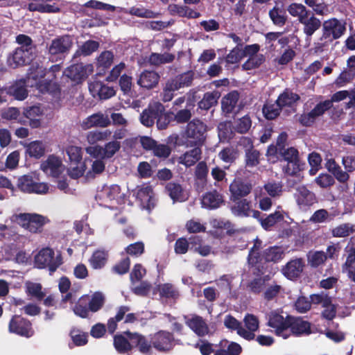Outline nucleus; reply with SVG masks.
<instances>
[{"label":"nucleus","instance_id":"1","mask_svg":"<svg viewBox=\"0 0 355 355\" xmlns=\"http://www.w3.org/2000/svg\"><path fill=\"white\" fill-rule=\"evenodd\" d=\"M121 144L112 141L104 146H89L85 148L86 153L94 160L90 161V168L87 173L88 178H94L102 173L105 168V159L112 157L120 149Z\"/></svg>","mask_w":355,"mask_h":355},{"label":"nucleus","instance_id":"2","mask_svg":"<svg viewBox=\"0 0 355 355\" xmlns=\"http://www.w3.org/2000/svg\"><path fill=\"white\" fill-rule=\"evenodd\" d=\"M260 242L257 241L254 246L251 250L248 262L252 266H257L259 268V264H261L263 261L266 262H277L284 257V250L280 247H270L263 251L261 254L259 252V245Z\"/></svg>","mask_w":355,"mask_h":355},{"label":"nucleus","instance_id":"3","mask_svg":"<svg viewBox=\"0 0 355 355\" xmlns=\"http://www.w3.org/2000/svg\"><path fill=\"white\" fill-rule=\"evenodd\" d=\"M10 220L34 234L42 232L44 225L49 222V219L42 215L26 213L13 214Z\"/></svg>","mask_w":355,"mask_h":355},{"label":"nucleus","instance_id":"4","mask_svg":"<svg viewBox=\"0 0 355 355\" xmlns=\"http://www.w3.org/2000/svg\"><path fill=\"white\" fill-rule=\"evenodd\" d=\"M193 80V73L188 71L175 78L168 79L163 88L162 101L164 102L171 101L175 92L187 87H189Z\"/></svg>","mask_w":355,"mask_h":355},{"label":"nucleus","instance_id":"5","mask_svg":"<svg viewBox=\"0 0 355 355\" xmlns=\"http://www.w3.org/2000/svg\"><path fill=\"white\" fill-rule=\"evenodd\" d=\"M17 188L23 193L46 194L49 192V186L47 183L39 182L35 173H29L18 178Z\"/></svg>","mask_w":355,"mask_h":355},{"label":"nucleus","instance_id":"6","mask_svg":"<svg viewBox=\"0 0 355 355\" xmlns=\"http://www.w3.org/2000/svg\"><path fill=\"white\" fill-rule=\"evenodd\" d=\"M207 126L199 120H193L187 126L184 137L187 146H201L205 139Z\"/></svg>","mask_w":355,"mask_h":355},{"label":"nucleus","instance_id":"7","mask_svg":"<svg viewBox=\"0 0 355 355\" xmlns=\"http://www.w3.org/2000/svg\"><path fill=\"white\" fill-rule=\"evenodd\" d=\"M34 263L38 268H48L51 273L61 265L62 258L60 254H55L52 249L45 248L35 256Z\"/></svg>","mask_w":355,"mask_h":355},{"label":"nucleus","instance_id":"8","mask_svg":"<svg viewBox=\"0 0 355 355\" xmlns=\"http://www.w3.org/2000/svg\"><path fill=\"white\" fill-rule=\"evenodd\" d=\"M345 23L336 18H331L325 20L322 23V36L320 40L331 42L334 40L340 38L345 32Z\"/></svg>","mask_w":355,"mask_h":355},{"label":"nucleus","instance_id":"9","mask_svg":"<svg viewBox=\"0 0 355 355\" xmlns=\"http://www.w3.org/2000/svg\"><path fill=\"white\" fill-rule=\"evenodd\" d=\"M291 317L280 314L278 311H272L268 315V325L275 329L277 336L284 339L290 336L289 327Z\"/></svg>","mask_w":355,"mask_h":355},{"label":"nucleus","instance_id":"10","mask_svg":"<svg viewBox=\"0 0 355 355\" xmlns=\"http://www.w3.org/2000/svg\"><path fill=\"white\" fill-rule=\"evenodd\" d=\"M94 71V67L91 64H76L70 66L64 71V74L76 83L85 80Z\"/></svg>","mask_w":355,"mask_h":355},{"label":"nucleus","instance_id":"11","mask_svg":"<svg viewBox=\"0 0 355 355\" xmlns=\"http://www.w3.org/2000/svg\"><path fill=\"white\" fill-rule=\"evenodd\" d=\"M32 49L21 46L16 49L8 58V64L12 68L29 63L33 59Z\"/></svg>","mask_w":355,"mask_h":355},{"label":"nucleus","instance_id":"12","mask_svg":"<svg viewBox=\"0 0 355 355\" xmlns=\"http://www.w3.org/2000/svg\"><path fill=\"white\" fill-rule=\"evenodd\" d=\"M40 169L47 175L58 177L64 172L65 166L60 158L51 155L42 162Z\"/></svg>","mask_w":355,"mask_h":355},{"label":"nucleus","instance_id":"13","mask_svg":"<svg viewBox=\"0 0 355 355\" xmlns=\"http://www.w3.org/2000/svg\"><path fill=\"white\" fill-rule=\"evenodd\" d=\"M73 40L70 36L64 35L53 40L49 46V53L56 56L67 53L72 47Z\"/></svg>","mask_w":355,"mask_h":355},{"label":"nucleus","instance_id":"14","mask_svg":"<svg viewBox=\"0 0 355 355\" xmlns=\"http://www.w3.org/2000/svg\"><path fill=\"white\" fill-rule=\"evenodd\" d=\"M245 328L239 329V335L242 338L251 340L255 337V332L259 329V322L257 316L248 313L243 318Z\"/></svg>","mask_w":355,"mask_h":355},{"label":"nucleus","instance_id":"15","mask_svg":"<svg viewBox=\"0 0 355 355\" xmlns=\"http://www.w3.org/2000/svg\"><path fill=\"white\" fill-rule=\"evenodd\" d=\"M9 330L10 332L26 338H30L34 334L30 322L19 316L12 318L9 324Z\"/></svg>","mask_w":355,"mask_h":355},{"label":"nucleus","instance_id":"16","mask_svg":"<svg viewBox=\"0 0 355 355\" xmlns=\"http://www.w3.org/2000/svg\"><path fill=\"white\" fill-rule=\"evenodd\" d=\"M164 111V107L162 103L159 102H153L141 114L140 121L144 125L150 127L154 124L157 114Z\"/></svg>","mask_w":355,"mask_h":355},{"label":"nucleus","instance_id":"17","mask_svg":"<svg viewBox=\"0 0 355 355\" xmlns=\"http://www.w3.org/2000/svg\"><path fill=\"white\" fill-rule=\"evenodd\" d=\"M137 198L145 209H150L155 205L156 199L155 193L152 187L148 184L137 187Z\"/></svg>","mask_w":355,"mask_h":355},{"label":"nucleus","instance_id":"18","mask_svg":"<svg viewBox=\"0 0 355 355\" xmlns=\"http://www.w3.org/2000/svg\"><path fill=\"white\" fill-rule=\"evenodd\" d=\"M110 124V120L107 115L97 112L84 119L80 123V126L86 130L94 127L105 128Z\"/></svg>","mask_w":355,"mask_h":355},{"label":"nucleus","instance_id":"19","mask_svg":"<svg viewBox=\"0 0 355 355\" xmlns=\"http://www.w3.org/2000/svg\"><path fill=\"white\" fill-rule=\"evenodd\" d=\"M331 107V101L329 100L321 102L317 104L310 112L303 114L300 118V121L304 125H310L317 117L322 115L325 111Z\"/></svg>","mask_w":355,"mask_h":355},{"label":"nucleus","instance_id":"20","mask_svg":"<svg viewBox=\"0 0 355 355\" xmlns=\"http://www.w3.org/2000/svg\"><path fill=\"white\" fill-rule=\"evenodd\" d=\"M94 159L89 156V157H86L83 160L69 163L67 169L69 175L72 178H78L85 175L87 180H90L91 178L87 177V173L90 168V167H87V164L88 163L90 164V161Z\"/></svg>","mask_w":355,"mask_h":355},{"label":"nucleus","instance_id":"21","mask_svg":"<svg viewBox=\"0 0 355 355\" xmlns=\"http://www.w3.org/2000/svg\"><path fill=\"white\" fill-rule=\"evenodd\" d=\"M152 343L156 349L168 351L173 346V338L170 333L161 331L153 336Z\"/></svg>","mask_w":355,"mask_h":355},{"label":"nucleus","instance_id":"22","mask_svg":"<svg viewBox=\"0 0 355 355\" xmlns=\"http://www.w3.org/2000/svg\"><path fill=\"white\" fill-rule=\"evenodd\" d=\"M24 116L28 119V124L33 128H37L42 125V117L44 114L43 108L39 106H32L24 110Z\"/></svg>","mask_w":355,"mask_h":355},{"label":"nucleus","instance_id":"23","mask_svg":"<svg viewBox=\"0 0 355 355\" xmlns=\"http://www.w3.org/2000/svg\"><path fill=\"white\" fill-rule=\"evenodd\" d=\"M89 89L92 95L98 96L101 99H108L116 94L114 89L112 87L105 85L100 81H94L89 85Z\"/></svg>","mask_w":355,"mask_h":355},{"label":"nucleus","instance_id":"24","mask_svg":"<svg viewBox=\"0 0 355 355\" xmlns=\"http://www.w3.org/2000/svg\"><path fill=\"white\" fill-rule=\"evenodd\" d=\"M186 324L199 336H204L209 334V327L200 316L192 315L190 318L187 319Z\"/></svg>","mask_w":355,"mask_h":355},{"label":"nucleus","instance_id":"25","mask_svg":"<svg viewBox=\"0 0 355 355\" xmlns=\"http://www.w3.org/2000/svg\"><path fill=\"white\" fill-rule=\"evenodd\" d=\"M295 198L300 208L311 206L316 202L315 194L303 186L297 188Z\"/></svg>","mask_w":355,"mask_h":355},{"label":"nucleus","instance_id":"26","mask_svg":"<svg viewBox=\"0 0 355 355\" xmlns=\"http://www.w3.org/2000/svg\"><path fill=\"white\" fill-rule=\"evenodd\" d=\"M304 263L302 259H295L283 268V274L288 279H293L298 277L303 270Z\"/></svg>","mask_w":355,"mask_h":355},{"label":"nucleus","instance_id":"27","mask_svg":"<svg viewBox=\"0 0 355 355\" xmlns=\"http://www.w3.org/2000/svg\"><path fill=\"white\" fill-rule=\"evenodd\" d=\"M30 11H38L41 12H56L59 8L51 0H33L28 4Z\"/></svg>","mask_w":355,"mask_h":355},{"label":"nucleus","instance_id":"28","mask_svg":"<svg viewBox=\"0 0 355 355\" xmlns=\"http://www.w3.org/2000/svg\"><path fill=\"white\" fill-rule=\"evenodd\" d=\"M300 23L303 25V32L306 37H311L322 25L321 21L311 12Z\"/></svg>","mask_w":355,"mask_h":355},{"label":"nucleus","instance_id":"29","mask_svg":"<svg viewBox=\"0 0 355 355\" xmlns=\"http://www.w3.org/2000/svg\"><path fill=\"white\" fill-rule=\"evenodd\" d=\"M98 197L105 202L114 200L119 202L121 199L120 187L116 184L104 186L99 191Z\"/></svg>","mask_w":355,"mask_h":355},{"label":"nucleus","instance_id":"30","mask_svg":"<svg viewBox=\"0 0 355 355\" xmlns=\"http://www.w3.org/2000/svg\"><path fill=\"white\" fill-rule=\"evenodd\" d=\"M193 149L187 151L178 158V162L187 167L194 165L201 157L200 146H195Z\"/></svg>","mask_w":355,"mask_h":355},{"label":"nucleus","instance_id":"31","mask_svg":"<svg viewBox=\"0 0 355 355\" xmlns=\"http://www.w3.org/2000/svg\"><path fill=\"white\" fill-rule=\"evenodd\" d=\"M125 334L130 340L132 345H135L140 352L143 354L150 353L151 350V345L144 336L137 333H131L126 331Z\"/></svg>","mask_w":355,"mask_h":355},{"label":"nucleus","instance_id":"32","mask_svg":"<svg viewBox=\"0 0 355 355\" xmlns=\"http://www.w3.org/2000/svg\"><path fill=\"white\" fill-rule=\"evenodd\" d=\"M83 297H85L89 310L93 313L101 310L105 302V297L101 292H95L90 295H83Z\"/></svg>","mask_w":355,"mask_h":355},{"label":"nucleus","instance_id":"33","mask_svg":"<svg viewBox=\"0 0 355 355\" xmlns=\"http://www.w3.org/2000/svg\"><path fill=\"white\" fill-rule=\"evenodd\" d=\"M159 79V76L153 71H145L142 72L137 80V83L142 87L151 89L155 87Z\"/></svg>","mask_w":355,"mask_h":355},{"label":"nucleus","instance_id":"34","mask_svg":"<svg viewBox=\"0 0 355 355\" xmlns=\"http://www.w3.org/2000/svg\"><path fill=\"white\" fill-rule=\"evenodd\" d=\"M230 190L232 193V198L236 200L247 196L251 191V186L239 180H235L230 184Z\"/></svg>","mask_w":355,"mask_h":355},{"label":"nucleus","instance_id":"35","mask_svg":"<svg viewBox=\"0 0 355 355\" xmlns=\"http://www.w3.org/2000/svg\"><path fill=\"white\" fill-rule=\"evenodd\" d=\"M112 135L109 130H92L86 135V141L89 146H97L98 142H103L107 140Z\"/></svg>","mask_w":355,"mask_h":355},{"label":"nucleus","instance_id":"36","mask_svg":"<svg viewBox=\"0 0 355 355\" xmlns=\"http://www.w3.org/2000/svg\"><path fill=\"white\" fill-rule=\"evenodd\" d=\"M289 330L296 336L309 334L311 333L310 324L300 318H291Z\"/></svg>","mask_w":355,"mask_h":355},{"label":"nucleus","instance_id":"37","mask_svg":"<svg viewBox=\"0 0 355 355\" xmlns=\"http://www.w3.org/2000/svg\"><path fill=\"white\" fill-rule=\"evenodd\" d=\"M8 92L9 95L19 101L25 99L28 96L26 85L23 80L17 81L9 87Z\"/></svg>","mask_w":355,"mask_h":355},{"label":"nucleus","instance_id":"38","mask_svg":"<svg viewBox=\"0 0 355 355\" xmlns=\"http://www.w3.org/2000/svg\"><path fill=\"white\" fill-rule=\"evenodd\" d=\"M223 202L221 196L216 191H211L206 193L202 199V205L204 207L215 209Z\"/></svg>","mask_w":355,"mask_h":355},{"label":"nucleus","instance_id":"39","mask_svg":"<svg viewBox=\"0 0 355 355\" xmlns=\"http://www.w3.org/2000/svg\"><path fill=\"white\" fill-rule=\"evenodd\" d=\"M239 93L236 91H233L225 95L222 98L221 101L223 111L227 114L232 112L239 101Z\"/></svg>","mask_w":355,"mask_h":355},{"label":"nucleus","instance_id":"40","mask_svg":"<svg viewBox=\"0 0 355 355\" xmlns=\"http://www.w3.org/2000/svg\"><path fill=\"white\" fill-rule=\"evenodd\" d=\"M46 147L43 142L40 141H34L26 146V153L36 159L42 157L45 153Z\"/></svg>","mask_w":355,"mask_h":355},{"label":"nucleus","instance_id":"41","mask_svg":"<svg viewBox=\"0 0 355 355\" xmlns=\"http://www.w3.org/2000/svg\"><path fill=\"white\" fill-rule=\"evenodd\" d=\"M287 10L292 17L297 18L300 23L311 13L303 4L297 3H291Z\"/></svg>","mask_w":355,"mask_h":355},{"label":"nucleus","instance_id":"42","mask_svg":"<svg viewBox=\"0 0 355 355\" xmlns=\"http://www.w3.org/2000/svg\"><path fill=\"white\" fill-rule=\"evenodd\" d=\"M166 189L173 201H183L187 198V195L181 185L170 182L167 184Z\"/></svg>","mask_w":355,"mask_h":355},{"label":"nucleus","instance_id":"43","mask_svg":"<svg viewBox=\"0 0 355 355\" xmlns=\"http://www.w3.org/2000/svg\"><path fill=\"white\" fill-rule=\"evenodd\" d=\"M299 98L297 94L286 90L279 96L277 102L281 108L283 109L287 107H291Z\"/></svg>","mask_w":355,"mask_h":355},{"label":"nucleus","instance_id":"44","mask_svg":"<svg viewBox=\"0 0 355 355\" xmlns=\"http://www.w3.org/2000/svg\"><path fill=\"white\" fill-rule=\"evenodd\" d=\"M219 97L220 93L216 91L205 94L202 99L198 103L199 107L203 110H209L216 105Z\"/></svg>","mask_w":355,"mask_h":355},{"label":"nucleus","instance_id":"45","mask_svg":"<svg viewBox=\"0 0 355 355\" xmlns=\"http://www.w3.org/2000/svg\"><path fill=\"white\" fill-rule=\"evenodd\" d=\"M99 47L98 42L94 40H88L80 45L74 54V57L80 55L87 56L96 51Z\"/></svg>","mask_w":355,"mask_h":355},{"label":"nucleus","instance_id":"46","mask_svg":"<svg viewBox=\"0 0 355 355\" xmlns=\"http://www.w3.org/2000/svg\"><path fill=\"white\" fill-rule=\"evenodd\" d=\"M269 16L275 25L283 26L286 23V17L285 11L282 8L275 6L270 10Z\"/></svg>","mask_w":355,"mask_h":355},{"label":"nucleus","instance_id":"47","mask_svg":"<svg viewBox=\"0 0 355 355\" xmlns=\"http://www.w3.org/2000/svg\"><path fill=\"white\" fill-rule=\"evenodd\" d=\"M107 261V254L104 251H96L89 259L92 267L94 269H98L103 267Z\"/></svg>","mask_w":355,"mask_h":355},{"label":"nucleus","instance_id":"48","mask_svg":"<svg viewBox=\"0 0 355 355\" xmlns=\"http://www.w3.org/2000/svg\"><path fill=\"white\" fill-rule=\"evenodd\" d=\"M25 287L28 295H32L37 300H42L44 297V293L42 291L40 284L33 282H26Z\"/></svg>","mask_w":355,"mask_h":355},{"label":"nucleus","instance_id":"49","mask_svg":"<svg viewBox=\"0 0 355 355\" xmlns=\"http://www.w3.org/2000/svg\"><path fill=\"white\" fill-rule=\"evenodd\" d=\"M158 291L162 297L175 299L179 295L175 288L170 284L159 285Z\"/></svg>","mask_w":355,"mask_h":355},{"label":"nucleus","instance_id":"50","mask_svg":"<svg viewBox=\"0 0 355 355\" xmlns=\"http://www.w3.org/2000/svg\"><path fill=\"white\" fill-rule=\"evenodd\" d=\"M2 117L7 120H16L20 124L25 125L26 120L22 117H20V112L16 107H8L2 112Z\"/></svg>","mask_w":355,"mask_h":355},{"label":"nucleus","instance_id":"51","mask_svg":"<svg viewBox=\"0 0 355 355\" xmlns=\"http://www.w3.org/2000/svg\"><path fill=\"white\" fill-rule=\"evenodd\" d=\"M343 271L347 274L349 279L355 282V254L350 253L348 255L343 266Z\"/></svg>","mask_w":355,"mask_h":355},{"label":"nucleus","instance_id":"52","mask_svg":"<svg viewBox=\"0 0 355 355\" xmlns=\"http://www.w3.org/2000/svg\"><path fill=\"white\" fill-rule=\"evenodd\" d=\"M250 205L246 200L237 202L232 208L233 214L238 216H250Z\"/></svg>","mask_w":355,"mask_h":355},{"label":"nucleus","instance_id":"53","mask_svg":"<svg viewBox=\"0 0 355 355\" xmlns=\"http://www.w3.org/2000/svg\"><path fill=\"white\" fill-rule=\"evenodd\" d=\"M354 232V225L349 223H343L331 230L332 235L335 237H345Z\"/></svg>","mask_w":355,"mask_h":355},{"label":"nucleus","instance_id":"54","mask_svg":"<svg viewBox=\"0 0 355 355\" xmlns=\"http://www.w3.org/2000/svg\"><path fill=\"white\" fill-rule=\"evenodd\" d=\"M327 259V255L324 252L315 251L309 252L308 255L309 264L312 267H318L322 264Z\"/></svg>","mask_w":355,"mask_h":355},{"label":"nucleus","instance_id":"55","mask_svg":"<svg viewBox=\"0 0 355 355\" xmlns=\"http://www.w3.org/2000/svg\"><path fill=\"white\" fill-rule=\"evenodd\" d=\"M65 151L69 158V163L83 160V151L80 147L69 146L66 148Z\"/></svg>","mask_w":355,"mask_h":355},{"label":"nucleus","instance_id":"56","mask_svg":"<svg viewBox=\"0 0 355 355\" xmlns=\"http://www.w3.org/2000/svg\"><path fill=\"white\" fill-rule=\"evenodd\" d=\"M174 55L170 53H153L149 58V62L153 65H159L162 64L168 63L173 60Z\"/></svg>","mask_w":355,"mask_h":355},{"label":"nucleus","instance_id":"57","mask_svg":"<svg viewBox=\"0 0 355 355\" xmlns=\"http://www.w3.org/2000/svg\"><path fill=\"white\" fill-rule=\"evenodd\" d=\"M283 218L282 213L279 211H276L273 214H270L264 220H261V224L265 230H268L272 227L277 222L283 220Z\"/></svg>","mask_w":355,"mask_h":355},{"label":"nucleus","instance_id":"58","mask_svg":"<svg viewBox=\"0 0 355 355\" xmlns=\"http://www.w3.org/2000/svg\"><path fill=\"white\" fill-rule=\"evenodd\" d=\"M265 60V57L262 54H258L250 57L243 64L245 70H251L259 67Z\"/></svg>","mask_w":355,"mask_h":355},{"label":"nucleus","instance_id":"59","mask_svg":"<svg viewBox=\"0 0 355 355\" xmlns=\"http://www.w3.org/2000/svg\"><path fill=\"white\" fill-rule=\"evenodd\" d=\"M286 162V165L283 166V170L288 175H295L303 168V164L299 159Z\"/></svg>","mask_w":355,"mask_h":355},{"label":"nucleus","instance_id":"60","mask_svg":"<svg viewBox=\"0 0 355 355\" xmlns=\"http://www.w3.org/2000/svg\"><path fill=\"white\" fill-rule=\"evenodd\" d=\"M252 125L251 120L249 116H245L237 119L234 125V129L239 133H245L250 128Z\"/></svg>","mask_w":355,"mask_h":355},{"label":"nucleus","instance_id":"61","mask_svg":"<svg viewBox=\"0 0 355 355\" xmlns=\"http://www.w3.org/2000/svg\"><path fill=\"white\" fill-rule=\"evenodd\" d=\"M114 55L111 51H105L101 53L97 58V65L98 67L106 69L110 67L113 63Z\"/></svg>","mask_w":355,"mask_h":355},{"label":"nucleus","instance_id":"62","mask_svg":"<svg viewBox=\"0 0 355 355\" xmlns=\"http://www.w3.org/2000/svg\"><path fill=\"white\" fill-rule=\"evenodd\" d=\"M281 110V107L276 101L275 103L266 104L263 107V113L266 119L271 120L274 119L279 114Z\"/></svg>","mask_w":355,"mask_h":355},{"label":"nucleus","instance_id":"63","mask_svg":"<svg viewBox=\"0 0 355 355\" xmlns=\"http://www.w3.org/2000/svg\"><path fill=\"white\" fill-rule=\"evenodd\" d=\"M114 345L120 353H125L132 349V345L122 336H114Z\"/></svg>","mask_w":355,"mask_h":355},{"label":"nucleus","instance_id":"64","mask_svg":"<svg viewBox=\"0 0 355 355\" xmlns=\"http://www.w3.org/2000/svg\"><path fill=\"white\" fill-rule=\"evenodd\" d=\"M70 336L77 346H82L87 343V334L80 329H73L70 332Z\"/></svg>","mask_w":355,"mask_h":355}]
</instances>
